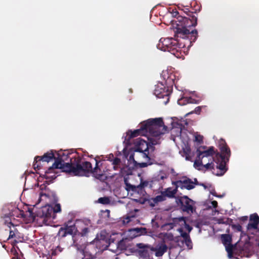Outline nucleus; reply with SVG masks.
<instances>
[{
    "label": "nucleus",
    "instance_id": "obj_48",
    "mask_svg": "<svg viewBox=\"0 0 259 259\" xmlns=\"http://www.w3.org/2000/svg\"><path fill=\"white\" fill-rule=\"evenodd\" d=\"M169 240H174V236L172 234H169L167 236V237Z\"/></svg>",
    "mask_w": 259,
    "mask_h": 259
},
{
    "label": "nucleus",
    "instance_id": "obj_2",
    "mask_svg": "<svg viewBox=\"0 0 259 259\" xmlns=\"http://www.w3.org/2000/svg\"><path fill=\"white\" fill-rule=\"evenodd\" d=\"M98 159H100V157L98 156L95 158L96 166L94 168H93L90 162L84 161L81 162L80 158L77 156V158L74 159L75 163L71 173L74 176H83L85 175L86 174L91 172L96 179L101 182H105L107 179V176L105 174L106 171L110 170L111 168L107 167L103 168V166L107 164V162L104 161L100 164V161Z\"/></svg>",
    "mask_w": 259,
    "mask_h": 259
},
{
    "label": "nucleus",
    "instance_id": "obj_38",
    "mask_svg": "<svg viewBox=\"0 0 259 259\" xmlns=\"http://www.w3.org/2000/svg\"><path fill=\"white\" fill-rule=\"evenodd\" d=\"M148 140L150 142V143L152 145H155L157 144V142L156 141V140L153 139V138H149L148 137Z\"/></svg>",
    "mask_w": 259,
    "mask_h": 259
},
{
    "label": "nucleus",
    "instance_id": "obj_29",
    "mask_svg": "<svg viewBox=\"0 0 259 259\" xmlns=\"http://www.w3.org/2000/svg\"><path fill=\"white\" fill-rule=\"evenodd\" d=\"M183 241L185 243L188 249H190L192 248L193 245L190 237L184 240Z\"/></svg>",
    "mask_w": 259,
    "mask_h": 259
},
{
    "label": "nucleus",
    "instance_id": "obj_52",
    "mask_svg": "<svg viewBox=\"0 0 259 259\" xmlns=\"http://www.w3.org/2000/svg\"><path fill=\"white\" fill-rule=\"evenodd\" d=\"M208 162V159L206 158L203 159V163H206Z\"/></svg>",
    "mask_w": 259,
    "mask_h": 259
},
{
    "label": "nucleus",
    "instance_id": "obj_45",
    "mask_svg": "<svg viewBox=\"0 0 259 259\" xmlns=\"http://www.w3.org/2000/svg\"><path fill=\"white\" fill-rule=\"evenodd\" d=\"M185 227L188 231L189 232H190L192 229V228L188 224H186Z\"/></svg>",
    "mask_w": 259,
    "mask_h": 259
},
{
    "label": "nucleus",
    "instance_id": "obj_55",
    "mask_svg": "<svg viewBox=\"0 0 259 259\" xmlns=\"http://www.w3.org/2000/svg\"><path fill=\"white\" fill-rule=\"evenodd\" d=\"M169 225H170L171 228L173 227V224L172 223H170Z\"/></svg>",
    "mask_w": 259,
    "mask_h": 259
},
{
    "label": "nucleus",
    "instance_id": "obj_6",
    "mask_svg": "<svg viewBox=\"0 0 259 259\" xmlns=\"http://www.w3.org/2000/svg\"><path fill=\"white\" fill-rule=\"evenodd\" d=\"M219 148L220 153L215 151L216 153L213 159L215 163H216V168L219 171L214 173L212 171L213 174L218 176H222L227 171V168L226 167V163L229 160V158L231 156V151L229 147L227 145L226 141L221 139L220 141Z\"/></svg>",
    "mask_w": 259,
    "mask_h": 259
},
{
    "label": "nucleus",
    "instance_id": "obj_50",
    "mask_svg": "<svg viewBox=\"0 0 259 259\" xmlns=\"http://www.w3.org/2000/svg\"><path fill=\"white\" fill-rule=\"evenodd\" d=\"M211 194L213 195V196H215L216 197H219L217 195V193L216 192H215V191L214 190H213V191H211L210 192Z\"/></svg>",
    "mask_w": 259,
    "mask_h": 259
},
{
    "label": "nucleus",
    "instance_id": "obj_22",
    "mask_svg": "<svg viewBox=\"0 0 259 259\" xmlns=\"http://www.w3.org/2000/svg\"><path fill=\"white\" fill-rule=\"evenodd\" d=\"M8 226L10 228V234L8 238V239H9L15 236V233L17 232V230L14 228V225L11 222L8 223Z\"/></svg>",
    "mask_w": 259,
    "mask_h": 259
},
{
    "label": "nucleus",
    "instance_id": "obj_26",
    "mask_svg": "<svg viewBox=\"0 0 259 259\" xmlns=\"http://www.w3.org/2000/svg\"><path fill=\"white\" fill-rule=\"evenodd\" d=\"M231 227H232V229L235 231H237V232H241V234H240V236H241V235H244V234H246L245 233H244L242 230V226L240 224H231Z\"/></svg>",
    "mask_w": 259,
    "mask_h": 259
},
{
    "label": "nucleus",
    "instance_id": "obj_33",
    "mask_svg": "<svg viewBox=\"0 0 259 259\" xmlns=\"http://www.w3.org/2000/svg\"><path fill=\"white\" fill-rule=\"evenodd\" d=\"M172 184L175 186V188L174 189H172V192H174V196H175L176 194L178 192V188H180V184H177L176 181L172 182Z\"/></svg>",
    "mask_w": 259,
    "mask_h": 259
},
{
    "label": "nucleus",
    "instance_id": "obj_28",
    "mask_svg": "<svg viewBox=\"0 0 259 259\" xmlns=\"http://www.w3.org/2000/svg\"><path fill=\"white\" fill-rule=\"evenodd\" d=\"M165 200H166V198L162 191L161 192L160 195H157L154 198V201H155V202H157V203L164 201Z\"/></svg>",
    "mask_w": 259,
    "mask_h": 259
},
{
    "label": "nucleus",
    "instance_id": "obj_12",
    "mask_svg": "<svg viewBox=\"0 0 259 259\" xmlns=\"http://www.w3.org/2000/svg\"><path fill=\"white\" fill-rule=\"evenodd\" d=\"M182 10L185 13H186L189 16V17H183L182 16H178V17L177 18L176 20H172L171 21L172 22L173 25L174 26L175 25L176 26H177L178 23V20H179L178 18L179 17H182L183 18H186V19L191 21L192 22L193 21H195L196 20V24L190 26V29L191 30H197L196 29H193V28L195 27L197 24V17L196 16H195L194 15H193L194 13H196V11L197 10L195 9L194 10L195 11H191L190 10V9L189 8H188V7L187 6V7H185L184 8V9H182ZM188 28L189 29V28Z\"/></svg>",
    "mask_w": 259,
    "mask_h": 259
},
{
    "label": "nucleus",
    "instance_id": "obj_42",
    "mask_svg": "<svg viewBox=\"0 0 259 259\" xmlns=\"http://www.w3.org/2000/svg\"><path fill=\"white\" fill-rule=\"evenodd\" d=\"M148 184V182L147 181H145V182L141 183L140 185V186L141 188H144L145 187L147 186Z\"/></svg>",
    "mask_w": 259,
    "mask_h": 259
},
{
    "label": "nucleus",
    "instance_id": "obj_17",
    "mask_svg": "<svg viewBox=\"0 0 259 259\" xmlns=\"http://www.w3.org/2000/svg\"><path fill=\"white\" fill-rule=\"evenodd\" d=\"M249 222L247 226V229H256L259 224V217L257 213H253L250 215Z\"/></svg>",
    "mask_w": 259,
    "mask_h": 259
},
{
    "label": "nucleus",
    "instance_id": "obj_8",
    "mask_svg": "<svg viewBox=\"0 0 259 259\" xmlns=\"http://www.w3.org/2000/svg\"><path fill=\"white\" fill-rule=\"evenodd\" d=\"M28 211L29 213V217L33 220H34L36 216L47 219L51 218H53L54 219L55 218L53 213V207L50 205H46L42 207L38 214H35L33 212V208H28Z\"/></svg>",
    "mask_w": 259,
    "mask_h": 259
},
{
    "label": "nucleus",
    "instance_id": "obj_53",
    "mask_svg": "<svg viewBox=\"0 0 259 259\" xmlns=\"http://www.w3.org/2000/svg\"><path fill=\"white\" fill-rule=\"evenodd\" d=\"M166 178V177L165 176H161L160 177V179L161 180H164V179H165Z\"/></svg>",
    "mask_w": 259,
    "mask_h": 259
},
{
    "label": "nucleus",
    "instance_id": "obj_16",
    "mask_svg": "<svg viewBox=\"0 0 259 259\" xmlns=\"http://www.w3.org/2000/svg\"><path fill=\"white\" fill-rule=\"evenodd\" d=\"M177 184H180L181 189L191 190L195 188L193 182L189 178H186L184 180L176 181Z\"/></svg>",
    "mask_w": 259,
    "mask_h": 259
},
{
    "label": "nucleus",
    "instance_id": "obj_47",
    "mask_svg": "<svg viewBox=\"0 0 259 259\" xmlns=\"http://www.w3.org/2000/svg\"><path fill=\"white\" fill-rule=\"evenodd\" d=\"M212 206L213 208H215L218 206V202L217 201L214 200L211 202Z\"/></svg>",
    "mask_w": 259,
    "mask_h": 259
},
{
    "label": "nucleus",
    "instance_id": "obj_43",
    "mask_svg": "<svg viewBox=\"0 0 259 259\" xmlns=\"http://www.w3.org/2000/svg\"><path fill=\"white\" fill-rule=\"evenodd\" d=\"M83 259H94V256L93 255L90 254L89 256L86 254L84 255Z\"/></svg>",
    "mask_w": 259,
    "mask_h": 259
},
{
    "label": "nucleus",
    "instance_id": "obj_34",
    "mask_svg": "<svg viewBox=\"0 0 259 259\" xmlns=\"http://www.w3.org/2000/svg\"><path fill=\"white\" fill-rule=\"evenodd\" d=\"M118 247L121 249H125L126 247L125 245V242L123 240H121L118 243Z\"/></svg>",
    "mask_w": 259,
    "mask_h": 259
},
{
    "label": "nucleus",
    "instance_id": "obj_56",
    "mask_svg": "<svg viewBox=\"0 0 259 259\" xmlns=\"http://www.w3.org/2000/svg\"><path fill=\"white\" fill-rule=\"evenodd\" d=\"M133 157V156L131 155V156H130V158L131 159V158L132 157Z\"/></svg>",
    "mask_w": 259,
    "mask_h": 259
},
{
    "label": "nucleus",
    "instance_id": "obj_5",
    "mask_svg": "<svg viewBox=\"0 0 259 259\" xmlns=\"http://www.w3.org/2000/svg\"><path fill=\"white\" fill-rule=\"evenodd\" d=\"M55 161L51 167H50L46 171L44 178L47 180L55 179L56 176L55 174L53 175L49 176V174L52 173L54 169H61L63 171L71 173L72 169L75 163L74 159L77 158L76 154L69 153L68 151L60 150L55 151Z\"/></svg>",
    "mask_w": 259,
    "mask_h": 259
},
{
    "label": "nucleus",
    "instance_id": "obj_49",
    "mask_svg": "<svg viewBox=\"0 0 259 259\" xmlns=\"http://www.w3.org/2000/svg\"><path fill=\"white\" fill-rule=\"evenodd\" d=\"M232 222H233L232 220L230 219H227L226 222H224V223L230 224V223H232Z\"/></svg>",
    "mask_w": 259,
    "mask_h": 259
},
{
    "label": "nucleus",
    "instance_id": "obj_36",
    "mask_svg": "<svg viewBox=\"0 0 259 259\" xmlns=\"http://www.w3.org/2000/svg\"><path fill=\"white\" fill-rule=\"evenodd\" d=\"M239 222L243 224L244 223H246L248 221V217L247 216H243L238 219Z\"/></svg>",
    "mask_w": 259,
    "mask_h": 259
},
{
    "label": "nucleus",
    "instance_id": "obj_9",
    "mask_svg": "<svg viewBox=\"0 0 259 259\" xmlns=\"http://www.w3.org/2000/svg\"><path fill=\"white\" fill-rule=\"evenodd\" d=\"M56 155L53 150H51L44 154L42 156H37L35 157L33 162V168L34 169H39L41 167V162H47L55 159Z\"/></svg>",
    "mask_w": 259,
    "mask_h": 259
},
{
    "label": "nucleus",
    "instance_id": "obj_7",
    "mask_svg": "<svg viewBox=\"0 0 259 259\" xmlns=\"http://www.w3.org/2000/svg\"><path fill=\"white\" fill-rule=\"evenodd\" d=\"M176 203L180 209L184 212L188 214L193 213L196 211L195 202L188 196H178L176 197Z\"/></svg>",
    "mask_w": 259,
    "mask_h": 259
},
{
    "label": "nucleus",
    "instance_id": "obj_27",
    "mask_svg": "<svg viewBox=\"0 0 259 259\" xmlns=\"http://www.w3.org/2000/svg\"><path fill=\"white\" fill-rule=\"evenodd\" d=\"M98 202L102 204H109L110 203V199L109 197H100L98 199Z\"/></svg>",
    "mask_w": 259,
    "mask_h": 259
},
{
    "label": "nucleus",
    "instance_id": "obj_54",
    "mask_svg": "<svg viewBox=\"0 0 259 259\" xmlns=\"http://www.w3.org/2000/svg\"><path fill=\"white\" fill-rule=\"evenodd\" d=\"M200 185L202 186L205 189L207 188L206 186L204 184H201Z\"/></svg>",
    "mask_w": 259,
    "mask_h": 259
},
{
    "label": "nucleus",
    "instance_id": "obj_40",
    "mask_svg": "<svg viewBox=\"0 0 259 259\" xmlns=\"http://www.w3.org/2000/svg\"><path fill=\"white\" fill-rule=\"evenodd\" d=\"M158 203L157 202H155V201H154V198H152L150 201H149V205L150 206H151V207H154L155 206V204Z\"/></svg>",
    "mask_w": 259,
    "mask_h": 259
},
{
    "label": "nucleus",
    "instance_id": "obj_44",
    "mask_svg": "<svg viewBox=\"0 0 259 259\" xmlns=\"http://www.w3.org/2000/svg\"><path fill=\"white\" fill-rule=\"evenodd\" d=\"M172 15L174 17H176V18L178 17V16H179V12L177 11H174V10H172Z\"/></svg>",
    "mask_w": 259,
    "mask_h": 259
},
{
    "label": "nucleus",
    "instance_id": "obj_13",
    "mask_svg": "<svg viewBox=\"0 0 259 259\" xmlns=\"http://www.w3.org/2000/svg\"><path fill=\"white\" fill-rule=\"evenodd\" d=\"M200 148L197 149L196 150L197 158H201L202 160L206 158L209 161H211V160L214 161L213 159L214 157H213V155H215L216 152L213 146L209 147L207 150L203 151H201Z\"/></svg>",
    "mask_w": 259,
    "mask_h": 259
},
{
    "label": "nucleus",
    "instance_id": "obj_14",
    "mask_svg": "<svg viewBox=\"0 0 259 259\" xmlns=\"http://www.w3.org/2000/svg\"><path fill=\"white\" fill-rule=\"evenodd\" d=\"M136 151L143 153L147 158H149V144L145 140L140 138L137 139L136 143Z\"/></svg>",
    "mask_w": 259,
    "mask_h": 259
},
{
    "label": "nucleus",
    "instance_id": "obj_57",
    "mask_svg": "<svg viewBox=\"0 0 259 259\" xmlns=\"http://www.w3.org/2000/svg\"><path fill=\"white\" fill-rule=\"evenodd\" d=\"M198 7L199 8V6H198ZM198 11H200V8L198 9Z\"/></svg>",
    "mask_w": 259,
    "mask_h": 259
},
{
    "label": "nucleus",
    "instance_id": "obj_18",
    "mask_svg": "<svg viewBox=\"0 0 259 259\" xmlns=\"http://www.w3.org/2000/svg\"><path fill=\"white\" fill-rule=\"evenodd\" d=\"M180 152L182 153V156L185 157L186 160H191V149L189 145H185Z\"/></svg>",
    "mask_w": 259,
    "mask_h": 259
},
{
    "label": "nucleus",
    "instance_id": "obj_32",
    "mask_svg": "<svg viewBox=\"0 0 259 259\" xmlns=\"http://www.w3.org/2000/svg\"><path fill=\"white\" fill-rule=\"evenodd\" d=\"M53 213L55 215V213L59 212L61 211V205L60 204H56L54 207H53Z\"/></svg>",
    "mask_w": 259,
    "mask_h": 259
},
{
    "label": "nucleus",
    "instance_id": "obj_35",
    "mask_svg": "<svg viewBox=\"0 0 259 259\" xmlns=\"http://www.w3.org/2000/svg\"><path fill=\"white\" fill-rule=\"evenodd\" d=\"M201 107H200V106L197 107L195 108V109L194 111H191L190 112L186 114V116H187V115H188L189 114H192L193 113H195L196 114H199L200 112H201Z\"/></svg>",
    "mask_w": 259,
    "mask_h": 259
},
{
    "label": "nucleus",
    "instance_id": "obj_11",
    "mask_svg": "<svg viewBox=\"0 0 259 259\" xmlns=\"http://www.w3.org/2000/svg\"><path fill=\"white\" fill-rule=\"evenodd\" d=\"M100 159H98L99 160H100V163L105 161L107 162V164L103 166V168H105L106 167H110L111 168L110 170H108L106 171H111L112 169L113 170H117L119 166L120 165V163L121 162V160L120 158L118 157L114 158V155L113 154H110L107 156L106 157L107 158V160H102V159L101 158V156H99Z\"/></svg>",
    "mask_w": 259,
    "mask_h": 259
},
{
    "label": "nucleus",
    "instance_id": "obj_4",
    "mask_svg": "<svg viewBox=\"0 0 259 259\" xmlns=\"http://www.w3.org/2000/svg\"><path fill=\"white\" fill-rule=\"evenodd\" d=\"M167 126L164 124L162 118H150L142 122L140 127L133 132H131V138L138 136H147L149 135L151 137H157L165 133Z\"/></svg>",
    "mask_w": 259,
    "mask_h": 259
},
{
    "label": "nucleus",
    "instance_id": "obj_23",
    "mask_svg": "<svg viewBox=\"0 0 259 259\" xmlns=\"http://www.w3.org/2000/svg\"><path fill=\"white\" fill-rule=\"evenodd\" d=\"M213 160L211 161L208 160V162L205 164L203 163L202 167L205 168L206 169H210L211 170H214V168L216 167V165L213 163Z\"/></svg>",
    "mask_w": 259,
    "mask_h": 259
},
{
    "label": "nucleus",
    "instance_id": "obj_15",
    "mask_svg": "<svg viewBox=\"0 0 259 259\" xmlns=\"http://www.w3.org/2000/svg\"><path fill=\"white\" fill-rule=\"evenodd\" d=\"M154 94L158 98H163L165 96H168V89H166L164 85L162 82H158L156 85L154 89Z\"/></svg>",
    "mask_w": 259,
    "mask_h": 259
},
{
    "label": "nucleus",
    "instance_id": "obj_30",
    "mask_svg": "<svg viewBox=\"0 0 259 259\" xmlns=\"http://www.w3.org/2000/svg\"><path fill=\"white\" fill-rule=\"evenodd\" d=\"M179 231L181 233V236L183 238V240L190 237L189 234L187 232H184L182 228H180Z\"/></svg>",
    "mask_w": 259,
    "mask_h": 259
},
{
    "label": "nucleus",
    "instance_id": "obj_19",
    "mask_svg": "<svg viewBox=\"0 0 259 259\" xmlns=\"http://www.w3.org/2000/svg\"><path fill=\"white\" fill-rule=\"evenodd\" d=\"M178 103L180 105H184L188 103L197 104L198 102L196 101V100L192 98L191 97H189L181 98L180 99L178 100Z\"/></svg>",
    "mask_w": 259,
    "mask_h": 259
},
{
    "label": "nucleus",
    "instance_id": "obj_51",
    "mask_svg": "<svg viewBox=\"0 0 259 259\" xmlns=\"http://www.w3.org/2000/svg\"><path fill=\"white\" fill-rule=\"evenodd\" d=\"M194 185H198V182L197 181V180L196 179H194V182H193Z\"/></svg>",
    "mask_w": 259,
    "mask_h": 259
},
{
    "label": "nucleus",
    "instance_id": "obj_37",
    "mask_svg": "<svg viewBox=\"0 0 259 259\" xmlns=\"http://www.w3.org/2000/svg\"><path fill=\"white\" fill-rule=\"evenodd\" d=\"M165 82L170 85H172L174 83V80L173 78H171V76H170L169 77H168Z\"/></svg>",
    "mask_w": 259,
    "mask_h": 259
},
{
    "label": "nucleus",
    "instance_id": "obj_1",
    "mask_svg": "<svg viewBox=\"0 0 259 259\" xmlns=\"http://www.w3.org/2000/svg\"><path fill=\"white\" fill-rule=\"evenodd\" d=\"M176 29L175 38H161L160 39L157 47L163 51H168L176 57L179 56L181 49H189L198 37L197 30H191L190 26L196 24V20L193 22L179 17Z\"/></svg>",
    "mask_w": 259,
    "mask_h": 259
},
{
    "label": "nucleus",
    "instance_id": "obj_24",
    "mask_svg": "<svg viewBox=\"0 0 259 259\" xmlns=\"http://www.w3.org/2000/svg\"><path fill=\"white\" fill-rule=\"evenodd\" d=\"M165 196V198L168 197L170 198H175V196L174 194V192H172V188L168 187L164 190V191H162Z\"/></svg>",
    "mask_w": 259,
    "mask_h": 259
},
{
    "label": "nucleus",
    "instance_id": "obj_41",
    "mask_svg": "<svg viewBox=\"0 0 259 259\" xmlns=\"http://www.w3.org/2000/svg\"><path fill=\"white\" fill-rule=\"evenodd\" d=\"M195 141L198 142L199 143H201L203 142L202 137L200 136H196Z\"/></svg>",
    "mask_w": 259,
    "mask_h": 259
},
{
    "label": "nucleus",
    "instance_id": "obj_46",
    "mask_svg": "<svg viewBox=\"0 0 259 259\" xmlns=\"http://www.w3.org/2000/svg\"><path fill=\"white\" fill-rule=\"evenodd\" d=\"M139 165H140V167L143 168V167H147L148 164L146 162H142V163H140L139 164Z\"/></svg>",
    "mask_w": 259,
    "mask_h": 259
},
{
    "label": "nucleus",
    "instance_id": "obj_10",
    "mask_svg": "<svg viewBox=\"0 0 259 259\" xmlns=\"http://www.w3.org/2000/svg\"><path fill=\"white\" fill-rule=\"evenodd\" d=\"M71 223V221H68L67 223H64L63 227L60 228L58 233L60 237L64 238L67 235L74 236L76 234L77 230L75 225L74 224L69 225Z\"/></svg>",
    "mask_w": 259,
    "mask_h": 259
},
{
    "label": "nucleus",
    "instance_id": "obj_20",
    "mask_svg": "<svg viewBox=\"0 0 259 259\" xmlns=\"http://www.w3.org/2000/svg\"><path fill=\"white\" fill-rule=\"evenodd\" d=\"M40 189L41 190H45V192H41L39 193L40 198L41 199L42 197L45 196L48 198H50L52 195H53L52 192H51L48 188H47V186L43 185L40 186Z\"/></svg>",
    "mask_w": 259,
    "mask_h": 259
},
{
    "label": "nucleus",
    "instance_id": "obj_39",
    "mask_svg": "<svg viewBox=\"0 0 259 259\" xmlns=\"http://www.w3.org/2000/svg\"><path fill=\"white\" fill-rule=\"evenodd\" d=\"M89 231V228H84L83 229H82V231H81V235L82 236H83V235H85Z\"/></svg>",
    "mask_w": 259,
    "mask_h": 259
},
{
    "label": "nucleus",
    "instance_id": "obj_21",
    "mask_svg": "<svg viewBox=\"0 0 259 259\" xmlns=\"http://www.w3.org/2000/svg\"><path fill=\"white\" fill-rule=\"evenodd\" d=\"M167 246L165 244H162L157 249L155 254L157 256H162L165 252H166Z\"/></svg>",
    "mask_w": 259,
    "mask_h": 259
},
{
    "label": "nucleus",
    "instance_id": "obj_31",
    "mask_svg": "<svg viewBox=\"0 0 259 259\" xmlns=\"http://www.w3.org/2000/svg\"><path fill=\"white\" fill-rule=\"evenodd\" d=\"M126 188V189L127 191H136L137 187H136L135 186L132 185L130 184L125 183Z\"/></svg>",
    "mask_w": 259,
    "mask_h": 259
},
{
    "label": "nucleus",
    "instance_id": "obj_25",
    "mask_svg": "<svg viewBox=\"0 0 259 259\" xmlns=\"http://www.w3.org/2000/svg\"><path fill=\"white\" fill-rule=\"evenodd\" d=\"M203 165V160L201 158L196 157V159L195 160L194 163V166L195 168H197L198 170H202V169L200 168V166H202Z\"/></svg>",
    "mask_w": 259,
    "mask_h": 259
},
{
    "label": "nucleus",
    "instance_id": "obj_3",
    "mask_svg": "<svg viewBox=\"0 0 259 259\" xmlns=\"http://www.w3.org/2000/svg\"><path fill=\"white\" fill-rule=\"evenodd\" d=\"M221 238L229 258L233 257L234 255L241 257L247 256L250 250V238L247 234H242L234 245L231 244L232 236L230 234H222Z\"/></svg>",
    "mask_w": 259,
    "mask_h": 259
}]
</instances>
